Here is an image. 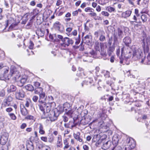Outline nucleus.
<instances>
[{"label": "nucleus", "instance_id": "052dcab7", "mask_svg": "<svg viewBox=\"0 0 150 150\" xmlns=\"http://www.w3.org/2000/svg\"><path fill=\"white\" fill-rule=\"evenodd\" d=\"M34 44L32 41H30V45L29 46V48L30 49H32L33 48Z\"/></svg>", "mask_w": 150, "mask_h": 150}, {"label": "nucleus", "instance_id": "79ce46f5", "mask_svg": "<svg viewBox=\"0 0 150 150\" xmlns=\"http://www.w3.org/2000/svg\"><path fill=\"white\" fill-rule=\"evenodd\" d=\"M102 139H98L96 142L95 145L96 146H98L102 142Z\"/></svg>", "mask_w": 150, "mask_h": 150}, {"label": "nucleus", "instance_id": "b1692460", "mask_svg": "<svg viewBox=\"0 0 150 150\" xmlns=\"http://www.w3.org/2000/svg\"><path fill=\"white\" fill-rule=\"evenodd\" d=\"M105 34V33L103 31L101 32V33L99 38V39L100 41L101 42H104L105 41L106 38Z\"/></svg>", "mask_w": 150, "mask_h": 150}, {"label": "nucleus", "instance_id": "f704fd0d", "mask_svg": "<svg viewBox=\"0 0 150 150\" xmlns=\"http://www.w3.org/2000/svg\"><path fill=\"white\" fill-rule=\"evenodd\" d=\"M45 109L46 115L48 114L51 111V108L50 106H48L46 105V107L45 108Z\"/></svg>", "mask_w": 150, "mask_h": 150}, {"label": "nucleus", "instance_id": "49530a36", "mask_svg": "<svg viewBox=\"0 0 150 150\" xmlns=\"http://www.w3.org/2000/svg\"><path fill=\"white\" fill-rule=\"evenodd\" d=\"M17 25L16 24H12L9 27V29L12 30L14 29V28Z\"/></svg>", "mask_w": 150, "mask_h": 150}, {"label": "nucleus", "instance_id": "5fc2aeb1", "mask_svg": "<svg viewBox=\"0 0 150 150\" xmlns=\"http://www.w3.org/2000/svg\"><path fill=\"white\" fill-rule=\"evenodd\" d=\"M113 150H121L122 148L121 146L116 145L112 149Z\"/></svg>", "mask_w": 150, "mask_h": 150}, {"label": "nucleus", "instance_id": "7ed1b4c3", "mask_svg": "<svg viewBox=\"0 0 150 150\" xmlns=\"http://www.w3.org/2000/svg\"><path fill=\"white\" fill-rule=\"evenodd\" d=\"M126 144L122 150H129L134 148L135 146L134 140L132 138H127L126 140Z\"/></svg>", "mask_w": 150, "mask_h": 150}, {"label": "nucleus", "instance_id": "0eeeda50", "mask_svg": "<svg viewBox=\"0 0 150 150\" xmlns=\"http://www.w3.org/2000/svg\"><path fill=\"white\" fill-rule=\"evenodd\" d=\"M41 104H38V106H39L40 110L41 112L42 116L43 118H44V116H45L46 115V112L45 111V108L46 107L45 103H41Z\"/></svg>", "mask_w": 150, "mask_h": 150}, {"label": "nucleus", "instance_id": "2f4dec72", "mask_svg": "<svg viewBox=\"0 0 150 150\" xmlns=\"http://www.w3.org/2000/svg\"><path fill=\"white\" fill-rule=\"evenodd\" d=\"M100 43L98 41L95 42L94 45V47L96 51H99Z\"/></svg>", "mask_w": 150, "mask_h": 150}, {"label": "nucleus", "instance_id": "ddd939ff", "mask_svg": "<svg viewBox=\"0 0 150 150\" xmlns=\"http://www.w3.org/2000/svg\"><path fill=\"white\" fill-rule=\"evenodd\" d=\"M45 93L43 92L39 94V102L40 103H45L46 98Z\"/></svg>", "mask_w": 150, "mask_h": 150}, {"label": "nucleus", "instance_id": "f03ea898", "mask_svg": "<svg viewBox=\"0 0 150 150\" xmlns=\"http://www.w3.org/2000/svg\"><path fill=\"white\" fill-rule=\"evenodd\" d=\"M63 111L62 110L55 109L54 110L50 111L48 115H46L45 116H44V118L48 117L51 122L55 121L57 120L60 114Z\"/></svg>", "mask_w": 150, "mask_h": 150}, {"label": "nucleus", "instance_id": "bf43d9fd", "mask_svg": "<svg viewBox=\"0 0 150 150\" xmlns=\"http://www.w3.org/2000/svg\"><path fill=\"white\" fill-rule=\"evenodd\" d=\"M5 91L2 90L0 91V96L4 97L5 96Z\"/></svg>", "mask_w": 150, "mask_h": 150}, {"label": "nucleus", "instance_id": "774afa93", "mask_svg": "<svg viewBox=\"0 0 150 150\" xmlns=\"http://www.w3.org/2000/svg\"><path fill=\"white\" fill-rule=\"evenodd\" d=\"M88 15L91 17L96 16H97L96 13L95 12L90 13H88Z\"/></svg>", "mask_w": 150, "mask_h": 150}, {"label": "nucleus", "instance_id": "58836bf2", "mask_svg": "<svg viewBox=\"0 0 150 150\" xmlns=\"http://www.w3.org/2000/svg\"><path fill=\"white\" fill-rule=\"evenodd\" d=\"M54 137L52 134H51L48 138V141L51 143H52L54 140Z\"/></svg>", "mask_w": 150, "mask_h": 150}, {"label": "nucleus", "instance_id": "dca6fc26", "mask_svg": "<svg viewBox=\"0 0 150 150\" xmlns=\"http://www.w3.org/2000/svg\"><path fill=\"white\" fill-rule=\"evenodd\" d=\"M21 111L22 115L23 116H26L28 114V111L23 104H21L20 105Z\"/></svg>", "mask_w": 150, "mask_h": 150}, {"label": "nucleus", "instance_id": "393cba45", "mask_svg": "<svg viewBox=\"0 0 150 150\" xmlns=\"http://www.w3.org/2000/svg\"><path fill=\"white\" fill-rule=\"evenodd\" d=\"M24 88H25L26 90L31 91H33L34 89V88L33 86L30 84L27 85L25 86L24 87Z\"/></svg>", "mask_w": 150, "mask_h": 150}, {"label": "nucleus", "instance_id": "6ab92c4d", "mask_svg": "<svg viewBox=\"0 0 150 150\" xmlns=\"http://www.w3.org/2000/svg\"><path fill=\"white\" fill-rule=\"evenodd\" d=\"M141 44L144 50V52H148L149 51V48L148 46L146 45L144 39L142 40Z\"/></svg>", "mask_w": 150, "mask_h": 150}, {"label": "nucleus", "instance_id": "f8f14e48", "mask_svg": "<svg viewBox=\"0 0 150 150\" xmlns=\"http://www.w3.org/2000/svg\"><path fill=\"white\" fill-rule=\"evenodd\" d=\"M112 144V142L110 141H108L104 143L102 148L104 150H106L109 148Z\"/></svg>", "mask_w": 150, "mask_h": 150}, {"label": "nucleus", "instance_id": "9b49d317", "mask_svg": "<svg viewBox=\"0 0 150 150\" xmlns=\"http://www.w3.org/2000/svg\"><path fill=\"white\" fill-rule=\"evenodd\" d=\"M8 137L7 135H3L0 139L1 144L2 145H5L8 140Z\"/></svg>", "mask_w": 150, "mask_h": 150}, {"label": "nucleus", "instance_id": "603ef678", "mask_svg": "<svg viewBox=\"0 0 150 150\" xmlns=\"http://www.w3.org/2000/svg\"><path fill=\"white\" fill-rule=\"evenodd\" d=\"M80 35H79L78 38L76 39V41L75 42L76 45H77L79 44L80 41Z\"/></svg>", "mask_w": 150, "mask_h": 150}, {"label": "nucleus", "instance_id": "c03bdc74", "mask_svg": "<svg viewBox=\"0 0 150 150\" xmlns=\"http://www.w3.org/2000/svg\"><path fill=\"white\" fill-rule=\"evenodd\" d=\"M57 29L61 32H62L64 31L63 27L62 25H60V26Z\"/></svg>", "mask_w": 150, "mask_h": 150}, {"label": "nucleus", "instance_id": "9d476101", "mask_svg": "<svg viewBox=\"0 0 150 150\" xmlns=\"http://www.w3.org/2000/svg\"><path fill=\"white\" fill-rule=\"evenodd\" d=\"M10 76H13L16 78H17L20 76V74L18 71H17L15 70H10V74L9 75Z\"/></svg>", "mask_w": 150, "mask_h": 150}, {"label": "nucleus", "instance_id": "bb28decb", "mask_svg": "<svg viewBox=\"0 0 150 150\" xmlns=\"http://www.w3.org/2000/svg\"><path fill=\"white\" fill-rule=\"evenodd\" d=\"M91 35H87L86 36L84 37L83 39L85 41V42L87 43H88L90 42L91 38Z\"/></svg>", "mask_w": 150, "mask_h": 150}, {"label": "nucleus", "instance_id": "338daca9", "mask_svg": "<svg viewBox=\"0 0 150 150\" xmlns=\"http://www.w3.org/2000/svg\"><path fill=\"white\" fill-rule=\"evenodd\" d=\"M10 103L9 102H7L6 100L5 102L3 103V105L4 106L6 107L7 106H9Z\"/></svg>", "mask_w": 150, "mask_h": 150}, {"label": "nucleus", "instance_id": "4be33fe9", "mask_svg": "<svg viewBox=\"0 0 150 150\" xmlns=\"http://www.w3.org/2000/svg\"><path fill=\"white\" fill-rule=\"evenodd\" d=\"M62 137L61 135H59L58 137L57 141V147H62Z\"/></svg>", "mask_w": 150, "mask_h": 150}, {"label": "nucleus", "instance_id": "cd10ccee", "mask_svg": "<svg viewBox=\"0 0 150 150\" xmlns=\"http://www.w3.org/2000/svg\"><path fill=\"white\" fill-rule=\"evenodd\" d=\"M117 33L119 38L121 39L123 37V32L120 28H118L117 29Z\"/></svg>", "mask_w": 150, "mask_h": 150}, {"label": "nucleus", "instance_id": "7c9ffc66", "mask_svg": "<svg viewBox=\"0 0 150 150\" xmlns=\"http://www.w3.org/2000/svg\"><path fill=\"white\" fill-rule=\"evenodd\" d=\"M27 80V77L26 76H24L22 77L20 80L21 83L22 84V86L26 83Z\"/></svg>", "mask_w": 150, "mask_h": 150}, {"label": "nucleus", "instance_id": "1a4fd4ad", "mask_svg": "<svg viewBox=\"0 0 150 150\" xmlns=\"http://www.w3.org/2000/svg\"><path fill=\"white\" fill-rule=\"evenodd\" d=\"M71 105L69 103L66 102L64 104L62 109V108H61L59 110H62L63 112V111H67L68 110H71Z\"/></svg>", "mask_w": 150, "mask_h": 150}, {"label": "nucleus", "instance_id": "c9c22d12", "mask_svg": "<svg viewBox=\"0 0 150 150\" xmlns=\"http://www.w3.org/2000/svg\"><path fill=\"white\" fill-rule=\"evenodd\" d=\"M100 136L98 134L94 135L92 139V141L93 142H96L98 139L100 138Z\"/></svg>", "mask_w": 150, "mask_h": 150}, {"label": "nucleus", "instance_id": "c85d7f7f", "mask_svg": "<svg viewBox=\"0 0 150 150\" xmlns=\"http://www.w3.org/2000/svg\"><path fill=\"white\" fill-rule=\"evenodd\" d=\"M43 89L41 87L35 88L34 90L35 93L36 94H40L43 93L42 92Z\"/></svg>", "mask_w": 150, "mask_h": 150}, {"label": "nucleus", "instance_id": "c756f323", "mask_svg": "<svg viewBox=\"0 0 150 150\" xmlns=\"http://www.w3.org/2000/svg\"><path fill=\"white\" fill-rule=\"evenodd\" d=\"M106 10L110 13L115 12L116 11L115 8L110 6H108L106 8Z\"/></svg>", "mask_w": 150, "mask_h": 150}, {"label": "nucleus", "instance_id": "72a5a7b5", "mask_svg": "<svg viewBox=\"0 0 150 150\" xmlns=\"http://www.w3.org/2000/svg\"><path fill=\"white\" fill-rule=\"evenodd\" d=\"M93 81L91 79H90L89 81L85 80L84 81H83L82 83V86L83 87V84H84L85 83H86L87 85H88V84H91L93 83Z\"/></svg>", "mask_w": 150, "mask_h": 150}, {"label": "nucleus", "instance_id": "6e6d98bb", "mask_svg": "<svg viewBox=\"0 0 150 150\" xmlns=\"http://www.w3.org/2000/svg\"><path fill=\"white\" fill-rule=\"evenodd\" d=\"M6 100L7 102H9V103L12 101L13 100L11 96H8L6 99H5Z\"/></svg>", "mask_w": 150, "mask_h": 150}, {"label": "nucleus", "instance_id": "e2e57ef3", "mask_svg": "<svg viewBox=\"0 0 150 150\" xmlns=\"http://www.w3.org/2000/svg\"><path fill=\"white\" fill-rule=\"evenodd\" d=\"M50 149L49 147L47 146H44L42 147V150H50Z\"/></svg>", "mask_w": 150, "mask_h": 150}, {"label": "nucleus", "instance_id": "f257e3e1", "mask_svg": "<svg viewBox=\"0 0 150 150\" xmlns=\"http://www.w3.org/2000/svg\"><path fill=\"white\" fill-rule=\"evenodd\" d=\"M134 47L133 50V57L136 60L141 59L140 62L141 64H143L145 59V57H143V53L142 50L139 49L137 48L134 46L132 47V49Z\"/></svg>", "mask_w": 150, "mask_h": 150}, {"label": "nucleus", "instance_id": "13d9d810", "mask_svg": "<svg viewBox=\"0 0 150 150\" xmlns=\"http://www.w3.org/2000/svg\"><path fill=\"white\" fill-rule=\"evenodd\" d=\"M60 25H61V23L57 21L54 24V26L57 29L60 26Z\"/></svg>", "mask_w": 150, "mask_h": 150}, {"label": "nucleus", "instance_id": "de8ad7c7", "mask_svg": "<svg viewBox=\"0 0 150 150\" xmlns=\"http://www.w3.org/2000/svg\"><path fill=\"white\" fill-rule=\"evenodd\" d=\"M92 10L94 11V9L89 7L86 8L84 10L86 12H92Z\"/></svg>", "mask_w": 150, "mask_h": 150}, {"label": "nucleus", "instance_id": "aec40b11", "mask_svg": "<svg viewBox=\"0 0 150 150\" xmlns=\"http://www.w3.org/2000/svg\"><path fill=\"white\" fill-rule=\"evenodd\" d=\"M132 12V11L131 10H127L125 12L122 13V18H127L130 16Z\"/></svg>", "mask_w": 150, "mask_h": 150}, {"label": "nucleus", "instance_id": "39448f33", "mask_svg": "<svg viewBox=\"0 0 150 150\" xmlns=\"http://www.w3.org/2000/svg\"><path fill=\"white\" fill-rule=\"evenodd\" d=\"M25 93L21 88H17L15 93L16 98L17 99L21 100V98L25 97Z\"/></svg>", "mask_w": 150, "mask_h": 150}, {"label": "nucleus", "instance_id": "0e129e2a", "mask_svg": "<svg viewBox=\"0 0 150 150\" xmlns=\"http://www.w3.org/2000/svg\"><path fill=\"white\" fill-rule=\"evenodd\" d=\"M134 13L135 15H136L137 17H139L140 16V14L139 13V10L137 9H135Z\"/></svg>", "mask_w": 150, "mask_h": 150}, {"label": "nucleus", "instance_id": "6e6552de", "mask_svg": "<svg viewBox=\"0 0 150 150\" xmlns=\"http://www.w3.org/2000/svg\"><path fill=\"white\" fill-rule=\"evenodd\" d=\"M74 120L69 121L68 123H65L64 124V126L66 128H69L71 129L75 127L76 125L74 123Z\"/></svg>", "mask_w": 150, "mask_h": 150}, {"label": "nucleus", "instance_id": "5701e85b", "mask_svg": "<svg viewBox=\"0 0 150 150\" xmlns=\"http://www.w3.org/2000/svg\"><path fill=\"white\" fill-rule=\"evenodd\" d=\"M89 119L88 118H84L82 119L80 121V124L83 125H85L88 124L89 122Z\"/></svg>", "mask_w": 150, "mask_h": 150}, {"label": "nucleus", "instance_id": "2eb2a0df", "mask_svg": "<svg viewBox=\"0 0 150 150\" xmlns=\"http://www.w3.org/2000/svg\"><path fill=\"white\" fill-rule=\"evenodd\" d=\"M17 90V88L16 86L13 84H11L9 86H8L7 88V91L8 93H9L15 92Z\"/></svg>", "mask_w": 150, "mask_h": 150}, {"label": "nucleus", "instance_id": "3c124183", "mask_svg": "<svg viewBox=\"0 0 150 150\" xmlns=\"http://www.w3.org/2000/svg\"><path fill=\"white\" fill-rule=\"evenodd\" d=\"M126 75L127 76H128L130 78H135V76H134L133 75H132L130 74V71H128L126 73Z\"/></svg>", "mask_w": 150, "mask_h": 150}, {"label": "nucleus", "instance_id": "412c9836", "mask_svg": "<svg viewBox=\"0 0 150 150\" xmlns=\"http://www.w3.org/2000/svg\"><path fill=\"white\" fill-rule=\"evenodd\" d=\"M119 135L118 134L114 135L112 138V143L113 144L117 145L119 140V138H118Z\"/></svg>", "mask_w": 150, "mask_h": 150}, {"label": "nucleus", "instance_id": "a878e982", "mask_svg": "<svg viewBox=\"0 0 150 150\" xmlns=\"http://www.w3.org/2000/svg\"><path fill=\"white\" fill-rule=\"evenodd\" d=\"M39 125L38 129L39 133L41 134H44L45 133V132L43 130V127L42 125L41 124H39Z\"/></svg>", "mask_w": 150, "mask_h": 150}, {"label": "nucleus", "instance_id": "ea45409f", "mask_svg": "<svg viewBox=\"0 0 150 150\" xmlns=\"http://www.w3.org/2000/svg\"><path fill=\"white\" fill-rule=\"evenodd\" d=\"M31 101L30 99H26L25 104V106L27 107H28L29 104L31 103Z\"/></svg>", "mask_w": 150, "mask_h": 150}, {"label": "nucleus", "instance_id": "a19ab883", "mask_svg": "<svg viewBox=\"0 0 150 150\" xmlns=\"http://www.w3.org/2000/svg\"><path fill=\"white\" fill-rule=\"evenodd\" d=\"M95 52L93 50H92L89 53H87L86 54H87V55H88L90 57H93L94 55L95 54Z\"/></svg>", "mask_w": 150, "mask_h": 150}, {"label": "nucleus", "instance_id": "864d4df0", "mask_svg": "<svg viewBox=\"0 0 150 150\" xmlns=\"http://www.w3.org/2000/svg\"><path fill=\"white\" fill-rule=\"evenodd\" d=\"M80 133L79 132H77L76 134H74V136L76 139L80 137Z\"/></svg>", "mask_w": 150, "mask_h": 150}, {"label": "nucleus", "instance_id": "4468645a", "mask_svg": "<svg viewBox=\"0 0 150 150\" xmlns=\"http://www.w3.org/2000/svg\"><path fill=\"white\" fill-rule=\"evenodd\" d=\"M123 42L128 47L131 43L132 40L129 37L126 36L123 39Z\"/></svg>", "mask_w": 150, "mask_h": 150}, {"label": "nucleus", "instance_id": "37998d69", "mask_svg": "<svg viewBox=\"0 0 150 150\" xmlns=\"http://www.w3.org/2000/svg\"><path fill=\"white\" fill-rule=\"evenodd\" d=\"M137 17L136 16V15H134V16L133 18V21H130V23L131 24H132V23L133 22H136V23L138 22L137 21Z\"/></svg>", "mask_w": 150, "mask_h": 150}, {"label": "nucleus", "instance_id": "4d7b16f0", "mask_svg": "<svg viewBox=\"0 0 150 150\" xmlns=\"http://www.w3.org/2000/svg\"><path fill=\"white\" fill-rule=\"evenodd\" d=\"M43 146H43L42 144L38 143L37 144V147L40 149H41V150H42V147Z\"/></svg>", "mask_w": 150, "mask_h": 150}, {"label": "nucleus", "instance_id": "f3484780", "mask_svg": "<svg viewBox=\"0 0 150 150\" xmlns=\"http://www.w3.org/2000/svg\"><path fill=\"white\" fill-rule=\"evenodd\" d=\"M114 42L113 43V44H114L115 43L117 42V39L118 38L117 35H115V33L114 34ZM114 46H113V45L112 46H110L109 48L108 51H110V52H112L113 51H114Z\"/></svg>", "mask_w": 150, "mask_h": 150}, {"label": "nucleus", "instance_id": "423d86ee", "mask_svg": "<svg viewBox=\"0 0 150 150\" xmlns=\"http://www.w3.org/2000/svg\"><path fill=\"white\" fill-rule=\"evenodd\" d=\"M62 43L61 44L62 46L66 47L69 45H72L74 43L73 41L71 39L67 38L65 37L62 40Z\"/></svg>", "mask_w": 150, "mask_h": 150}, {"label": "nucleus", "instance_id": "a211bd4d", "mask_svg": "<svg viewBox=\"0 0 150 150\" xmlns=\"http://www.w3.org/2000/svg\"><path fill=\"white\" fill-rule=\"evenodd\" d=\"M27 150H33L34 149L33 144L30 141H28L26 144Z\"/></svg>", "mask_w": 150, "mask_h": 150}, {"label": "nucleus", "instance_id": "e433bc0d", "mask_svg": "<svg viewBox=\"0 0 150 150\" xmlns=\"http://www.w3.org/2000/svg\"><path fill=\"white\" fill-rule=\"evenodd\" d=\"M143 64H150V54L147 56L146 62H145Z\"/></svg>", "mask_w": 150, "mask_h": 150}, {"label": "nucleus", "instance_id": "09e8293b", "mask_svg": "<svg viewBox=\"0 0 150 150\" xmlns=\"http://www.w3.org/2000/svg\"><path fill=\"white\" fill-rule=\"evenodd\" d=\"M66 115L65 114L62 117L63 120L65 122H67L68 120V118Z\"/></svg>", "mask_w": 150, "mask_h": 150}, {"label": "nucleus", "instance_id": "a18cd8bd", "mask_svg": "<svg viewBox=\"0 0 150 150\" xmlns=\"http://www.w3.org/2000/svg\"><path fill=\"white\" fill-rule=\"evenodd\" d=\"M101 14L107 17H108L109 15V14L108 12L105 11H102Z\"/></svg>", "mask_w": 150, "mask_h": 150}, {"label": "nucleus", "instance_id": "473e14b6", "mask_svg": "<svg viewBox=\"0 0 150 150\" xmlns=\"http://www.w3.org/2000/svg\"><path fill=\"white\" fill-rule=\"evenodd\" d=\"M66 112V113L65 114L67 115L70 117H72L71 115L73 113V111L71 109V110H68Z\"/></svg>", "mask_w": 150, "mask_h": 150}, {"label": "nucleus", "instance_id": "8fccbe9b", "mask_svg": "<svg viewBox=\"0 0 150 150\" xmlns=\"http://www.w3.org/2000/svg\"><path fill=\"white\" fill-rule=\"evenodd\" d=\"M9 115L11 118L13 120H15L16 119V117L13 113H10Z\"/></svg>", "mask_w": 150, "mask_h": 150}, {"label": "nucleus", "instance_id": "20e7f679", "mask_svg": "<svg viewBox=\"0 0 150 150\" xmlns=\"http://www.w3.org/2000/svg\"><path fill=\"white\" fill-rule=\"evenodd\" d=\"M121 54L122 57L126 59L130 57L132 55V53L130 49L128 48L123 47L121 50Z\"/></svg>", "mask_w": 150, "mask_h": 150}, {"label": "nucleus", "instance_id": "4c0bfd02", "mask_svg": "<svg viewBox=\"0 0 150 150\" xmlns=\"http://www.w3.org/2000/svg\"><path fill=\"white\" fill-rule=\"evenodd\" d=\"M141 18L143 23L146 21L147 20V16L145 14H142L141 16Z\"/></svg>", "mask_w": 150, "mask_h": 150}, {"label": "nucleus", "instance_id": "69168bd1", "mask_svg": "<svg viewBox=\"0 0 150 150\" xmlns=\"http://www.w3.org/2000/svg\"><path fill=\"white\" fill-rule=\"evenodd\" d=\"M11 19L10 20L9 19L8 20H7L6 21V23L7 25H8V23H11V22H12L13 21H14V20L13 18H11Z\"/></svg>", "mask_w": 150, "mask_h": 150}, {"label": "nucleus", "instance_id": "680f3d73", "mask_svg": "<svg viewBox=\"0 0 150 150\" xmlns=\"http://www.w3.org/2000/svg\"><path fill=\"white\" fill-rule=\"evenodd\" d=\"M34 85L36 88H39L40 85V83L38 82H35L34 83Z\"/></svg>", "mask_w": 150, "mask_h": 150}]
</instances>
